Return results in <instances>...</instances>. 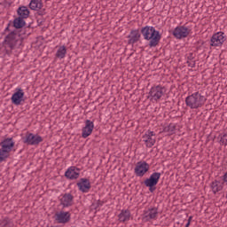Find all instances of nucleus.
<instances>
[{
	"mask_svg": "<svg viewBox=\"0 0 227 227\" xmlns=\"http://www.w3.org/2000/svg\"><path fill=\"white\" fill-rule=\"evenodd\" d=\"M140 35H142L144 40L148 43L149 49H155L160 43L162 39V35L159 30H156L154 27L145 26L142 27L140 29Z\"/></svg>",
	"mask_w": 227,
	"mask_h": 227,
	"instance_id": "f257e3e1",
	"label": "nucleus"
},
{
	"mask_svg": "<svg viewBox=\"0 0 227 227\" xmlns=\"http://www.w3.org/2000/svg\"><path fill=\"white\" fill-rule=\"evenodd\" d=\"M3 45L9 47L11 51H15V49L24 47V35H22V32L19 30H12L4 37Z\"/></svg>",
	"mask_w": 227,
	"mask_h": 227,
	"instance_id": "f03ea898",
	"label": "nucleus"
},
{
	"mask_svg": "<svg viewBox=\"0 0 227 227\" xmlns=\"http://www.w3.org/2000/svg\"><path fill=\"white\" fill-rule=\"evenodd\" d=\"M0 164L2 162H6L8 160V158L10 157V153H12V151L13 148H15V140H13V137H7L4 138L0 142Z\"/></svg>",
	"mask_w": 227,
	"mask_h": 227,
	"instance_id": "7ed1b4c3",
	"label": "nucleus"
},
{
	"mask_svg": "<svg viewBox=\"0 0 227 227\" xmlns=\"http://www.w3.org/2000/svg\"><path fill=\"white\" fill-rule=\"evenodd\" d=\"M207 98L200 93V91L194 92L185 98V104L190 109H200V107L205 106Z\"/></svg>",
	"mask_w": 227,
	"mask_h": 227,
	"instance_id": "20e7f679",
	"label": "nucleus"
},
{
	"mask_svg": "<svg viewBox=\"0 0 227 227\" xmlns=\"http://www.w3.org/2000/svg\"><path fill=\"white\" fill-rule=\"evenodd\" d=\"M21 141L27 146H38L40 143H43V137L38 134L27 132L24 137H21Z\"/></svg>",
	"mask_w": 227,
	"mask_h": 227,
	"instance_id": "39448f33",
	"label": "nucleus"
},
{
	"mask_svg": "<svg viewBox=\"0 0 227 227\" xmlns=\"http://www.w3.org/2000/svg\"><path fill=\"white\" fill-rule=\"evenodd\" d=\"M162 174L160 172H153L149 177L145 178L144 184L148 187L150 192H155L157 191V184L160 180Z\"/></svg>",
	"mask_w": 227,
	"mask_h": 227,
	"instance_id": "423d86ee",
	"label": "nucleus"
},
{
	"mask_svg": "<svg viewBox=\"0 0 227 227\" xmlns=\"http://www.w3.org/2000/svg\"><path fill=\"white\" fill-rule=\"evenodd\" d=\"M11 102L13 106H24L26 103L24 90L16 88L14 93L11 97Z\"/></svg>",
	"mask_w": 227,
	"mask_h": 227,
	"instance_id": "0eeeda50",
	"label": "nucleus"
},
{
	"mask_svg": "<svg viewBox=\"0 0 227 227\" xmlns=\"http://www.w3.org/2000/svg\"><path fill=\"white\" fill-rule=\"evenodd\" d=\"M150 171V164H148L145 160L137 161L135 168H134V174L136 176H138L139 178H143Z\"/></svg>",
	"mask_w": 227,
	"mask_h": 227,
	"instance_id": "6e6552de",
	"label": "nucleus"
},
{
	"mask_svg": "<svg viewBox=\"0 0 227 227\" xmlns=\"http://www.w3.org/2000/svg\"><path fill=\"white\" fill-rule=\"evenodd\" d=\"M164 93H166V87L157 85L151 88L147 98H151V100H155V102H157V100H160Z\"/></svg>",
	"mask_w": 227,
	"mask_h": 227,
	"instance_id": "1a4fd4ad",
	"label": "nucleus"
},
{
	"mask_svg": "<svg viewBox=\"0 0 227 227\" xmlns=\"http://www.w3.org/2000/svg\"><path fill=\"white\" fill-rule=\"evenodd\" d=\"M172 35L177 40H184L191 35V29L185 26H179L173 30Z\"/></svg>",
	"mask_w": 227,
	"mask_h": 227,
	"instance_id": "9d476101",
	"label": "nucleus"
},
{
	"mask_svg": "<svg viewBox=\"0 0 227 227\" xmlns=\"http://www.w3.org/2000/svg\"><path fill=\"white\" fill-rule=\"evenodd\" d=\"M226 42V35L223 32H217L214 34L210 39L211 47H221Z\"/></svg>",
	"mask_w": 227,
	"mask_h": 227,
	"instance_id": "9b49d317",
	"label": "nucleus"
},
{
	"mask_svg": "<svg viewBox=\"0 0 227 227\" xmlns=\"http://www.w3.org/2000/svg\"><path fill=\"white\" fill-rule=\"evenodd\" d=\"M71 214L68 211H60L55 214V221L59 223V224H67V223H70Z\"/></svg>",
	"mask_w": 227,
	"mask_h": 227,
	"instance_id": "f8f14e48",
	"label": "nucleus"
},
{
	"mask_svg": "<svg viewBox=\"0 0 227 227\" xmlns=\"http://www.w3.org/2000/svg\"><path fill=\"white\" fill-rule=\"evenodd\" d=\"M64 176L66 178H67V180H77V178H79L81 176V169L75 166L69 167L65 172Z\"/></svg>",
	"mask_w": 227,
	"mask_h": 227,
	"instance_id": "ddd939ff",
	"label": "nucleus"
},
{
	"mask_svg": "<svg viewBox=\"0 0 227 227\" xmlns=\"http://www.w3.org/2000/svg\"><path fill=\"white\" fill-rule=\"evenodd\" d=\"M76 185L80 191V192H90V189H91V183L90 179L86 177L80 178L79 182L76 183Z\"/></svg>",
	"mask_w": 227,
	"mask_h": 227,
	"instance_id": "4468645a",
	"label": "nucleus"
},
{
	"mask_svg": "<svg viewBox=\"0 0 227 227\" xmlns=\"http://www.w3.org/2000/svg\"><path fill=\"white\" fill-rule=\"evenodd\" d=\"M61 196L59 202L62 208H68V207L74 205V195L72 193H64Z\"/></svg>",
	"mask_w": 227,
	"mask_h": 227,
	"instance_id": "2eb2a0df",
	"label": "nucleus"
},
{
	"mask_svg": "<svg viewBox=\"0 0 227 227\" xmlns=\"http://www.w3.org/2000/svg\"><path fill=\"white\" fill-rule=\"evenodd\" d=\"M93 129H95V124L90 120L85 121V127L82 129V137L86 139V137H90L91 136V132H93Z\"/></svg>",
	"mask_w": 227,
	"mask_h": 227,
	"instance_id": "dca6fc26",
	"label": "nucleus"
},
{
	"mask_svg": "<svg viewBox=\"0 0 227 227\" xmlns=\"http://www.w3.org/2000/svg\"><path fill=\"white\" fill-rule=\"evenodd\" d=\"M155 133L153 131L147 130L145 135H143V141L145 143L147 148H152L155 145Z\"/></svg>",
	"mask_w": 227,
	"mask_h": 227,
	"instance_id": "f3484780",
	"label": "nucleus"
},
{
	"mask_svg": "<svg viewBox=\"0 0 227 227\" xmlns=\"http://www.w3.org/2000/svg\"><path fill=\"white\" fill-rule=\"evenodd\" d=\"M128 38V44L134 45V43H137V42L141 40V32L139 31V29H133L130 31Z\"/></svg>",
	"mask_w": 227,
	"mask_h": 227,
	"instance_id": "a211bd4d",
	"label": "nucleus"
},
{
	"mask_svg": "<svg viewBox=\"0 0 227 227\" xmlns=\"http://www.w3.org/2000/svg\"><path fill=\"white\" fill-rule=\"evenodd\" d=\"M159 214L157 207H150L147 211H144V219L150 221L151 219H157Z\"/></svg>",
	"mask_w": 227,
	"mask_h": 227,
	"instance_id": "6ab92c4d",
	"label": "nucleus"
},
{
	"mask_svg": "<svg viewBox=\"0 0 227 227\" xmlns=\"http://www.w3.org/2000/svg\"><path fill=\"white\" fill-rule=\"evenodd\" d=\"M16 12H17L18 17H20L21 19H25V20L28 19L30 13H31L29 9L27 8V6H26V5L19 6Z\"/></svg>",
	"mask_w": 227,
	"mask_h": 227,
	"instance_id": "aec40b11",
	"label": "nucleus"
},
{
	"mask_svg": "<svg viewBox=\"0 0 227 227\" xmlns=\"http://www.w3.org/2000/svg\"><path fill=\"white\" fill-rule=\"evenodd\" d=\"M26 20L24 18L17 17L12 20V27H14V31H19V29H22L25 27Z\"/></svg>",
	"mask_w": 227,
	"mask_h": 227,
	"instance_id": "412c9836",
	"label": "nucleus"
},
{
	"mask_svg": "<svg viewBox=\"0 0 227 227\" xmlns=\"http://www.w3.org/2000/svg\"><path fill=\"white\" fill-rule=\"evenodd\" d=\"M118 217L120 223H127V221H130V211L129 209H122Z\"/></svg>",
	"mask_w": 227,
	"mask_h": 227,
	"instance_id": "4be33fe9",
	"label": "nucleus"
},
{
	"mask_svg": "<svg viewBox=\"0 0 227 227\" xmlns=\"http://www.w3.org/2000/svg\"><path fill=\"white\" fill-rule=\"evenodd\" d=\"M28 7L30 8V10H34L36 12L43 8V3H42V0H31Z\"/></svg>",
	"mask_w": 227,
	"mask_h": 227,
	"instance_id": "5701e85b",
	"label": "nucleus"
},
{
	"mask_svg": "<svg viewBox=\"0 0 227 227\" xmlns=\"http://www.w3.org/2000/svg\"><path fill=\"white\" fill-rule=\"evenodd\" d=\"M221 184V181L215 180L211 183V189L214 194H217V192H220V191H223V186Z\"/></svg>",
	"mask_w": 227,
	"mask_h": 227,
	"instance_id": "b1692460",
	"label": "nucleus"
},
{
	"mask_svg": "<svg viewBox=\"0 0 227 227\" xmlns=\"http://www.w3.org/2000/svg\"><path fill=\"white\" fill-rule=\"evenodd\" d=\"M65 56H67V47L60 46L56 52V58H59V59H65Z\"/></svg>",
	"mask_w": 227,
	"mask_h": 227,
	"instance_id": "393cba45",
	"label": "nucleus"
},
{
	"mask_svg": "<svg viewBox=\"0 0 227 227\" xmlns=\"http://www.w3.org/2000/svg\"><path fill=\"white\" fill-rule=\"evenodd\" d=\"M176 129V126L174 124H169L164 128V132H168V134H175V130Z\"/></svg>",
	"mask_w": 227,
	"mask_h": 227,
	"instance_id": "a878e982",
	"label": "nucleus"
},
{
	"mask_svg": "<svg viewBox=\"0 0 227 227\" xmlns=\"http://www.w3.org/2000/svg\"><path fill=\"white\" fill-rule=\"evenodd\" d=\"M219 143L220 145H224V146H227V133L223 135H219L218 136Z\"/></svg>",
	"mask_w": 227,
	"mask_h": 227,
	"instance_id": "bb28decb",
	"label": "nucleus"
},
{
	"mask_svg": "<svg viewBox=\"0 0 227 227\" xmlns=\"http://www.w3.org/2000/svg\"><path fill=\"white\" fill-rule=\"evenodd\" d=\"M104 205V201H101L100 200H97L96 203L92 204V207H94L95 210L97 208H99V207H102Z\"/></svg>",
	"mask_w": 227,
	"mask_h": 227,
	"instance_id": "cd10ccee",
	"label": "nucleus"
},
{
	"mask_svg": "<svg viewBox=\"0 0 227 227\" xmlns=\"http://www.w3.org/2000/svg\"><path fill=\"white\" fill-rule=\"evenodd\" d=\"M37 15H40L41 17H43V15H47V9H39L37 11Z\"/></svg>",
	"mask_w": 227,
	"mask_h": 227,
	"instance_id": "c85d7f7f",
	"label": "nucleus"
},
{
	"mask_svg": "<svg viewBox=\"0 0 227 227\" xmlns=\"http://www.w3.org/2000/svg\"><path fill=\"white\" fill-rule=\"evenodd\" d=\"M11 222H12V220H10V218L5 217V218H4V220L2 221L1 225L4 226V227H5V226H6L7 224H9V223H11Z\"/></svg>",
	"mask_w": 227,
	"mask_h": 227,
	"instance_id": "c756f323",
	"label": "nucleus"
},
{
	"mask_svg": "<svg viewBox=\"0 0 227 227\" xmlns=\"http://www.w3.org/2000/svg\"><path fill=\"white\" fill-rule=\"evenodd\" d=\"M186 63H187L188 67H190V68H194L196 67V61L191 62V61L187 60Z\"/></svg>",
	"mask_w": 227,
	"mask_h": 227,
	"instance_id": "7c9ffc66",
	"label": "nucleus"
},
{
	"mask_svg": "<svg viewBox=\"0 0 227 227\" xmlns=\"http://www.w3.org/2000/svg\"><path fill=\"white\" fill-rule=\"evenodd\" d=\"M222 180H223V184H226V185H227V172H225L223 174V176H222Z\"/></svg>",
	"mask_w": 227,
	"mask_h": 227,
	"instance_id": "2f4dec72",
	"label": "nucleus"
},
{
	"mask_svg": "<svg viewBox=\"0 0 227 227\" xmlns=\"http://www.w3.org/2000/svg\"><path fill=\"white\" fill-rule=\"evenodd\" d=\"M187 59V61H192L194 59V53H189Z\"/></svg>",
	"mask_w": 227,
	"mask_h": 227,
	"instance_id": "473e14b6",
	"label": "nucleus"
},
{
	"mask_svg": "<svg viewBox=\"0 0 227 227\" xmlns=\"http://www.w3.org/2000/svg\"><path fill=\"white\" fill-rule=\"evenodd\" d=\"M43 22H45V20L37 19V26H42V24H43Z\"/></svg>",
	"mask_w": 227,
	"mask_h": 227,
	"instance_id": "72a5a7b5",
	"label": "nucleus"
},
{
	"mask_svg": "<svg viewBox=\"0 0 227 227\" xmlns=\"http://www.w3.org/2000/svg\"><path fill=\"white\" fill-rule=\"evenodd\" d=\"M10 26H12V21H10L8 24H7V27H5L4 29V32L5 33H8L10 31Z\"/></svg>",
	"mask_w": 227,
	"mask_h": 227,
	"instance_id": "f704fd0d",
	"label": "nucleus"
},
{
	"mask_svg": "<svg viewBox=\"0 0 227 227\" xmlns=\"http://www.w3.org/2000/svg\"><path fill=\"white\" fill-rule=\"evenodd\" d=\"M4 227H13V223L12 221L9 223V224L5 225Z\"/></svg>",
	"mask_w": 227,
	"mask_h": 227,
	"instance_id": "c9c22d12",
	"label": "nucleus"
},
{
	"mask_svg": "<svg viewBox=\"0 0 227 227\" xmlns=\"http://www.w3.org/2000/svg\"><path fill=\"white\" fill-rule=\"evenodd\" d=\"M189 226H191V222H187L184 227H189Z\"/></svg>",
	"mask_w": 227,
	"mask_h": 227,
	"instance_id": "e433bc0d",
	"label": "nucleus"
},
{
	"mask_svg": "<svg viewBox=\"0 0 227 227\" xmlns=\"http://www.w3.org/2000/svg\"><path fill=\"white\" fill-rule=\"evenodd\" d=\"M191 219H192V216H190V217L188 218V223H191Z\"/></svg>",
	"mask_w": 227,
	"mask_h": 227,
	"instance_id": "4c0bfd02",
	"label": "nucleus"
},
{
	"mask_svg": "<svg viewBox=\"0 0 227 227\" xmlns=\"http://www.w3.org/2000/svg\"><path fill=\"white\" fill-rule=\"evenodd\" d=\"M132 54H133V53H130V55H129V56H132Z\"/></svg>",
	"mask_w": 227,
	"mask_h": 227,
	"instance_id": "58836bf2",
	"label": "nucleus"
}]
</instances>
